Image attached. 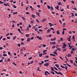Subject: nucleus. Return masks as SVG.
<instances>
[{"label": "nucleus", "mask_w": 77, "mask_h": 77, "mask_svg": "<svg viewBox=\"0 0 77 77\" xmlns=\"http://www.w3.org/2000/svg\"><path fill=\"white\" fill-rule=\"evenodd\" d=\"M44 65L45 66H49V63H46L45 64H44Z\"/></svg>", "instance_id": "obj_1"}, {"label": "nucleus", "mask_w": 77, "mask_h": 77, "mask_svg": "<svg viewBox=\"0 0 77 77\" xmlns=\"http://www.w3.org/2000/svg\"><path fill=\"white\" fill-rule=\"evenodd\" d=\"M56 33L57 35H60V32L59 30H57L56 31Z\"/></svg>", "instance_id": "obj_2"}, {"label": "nucleus", "mask_w": 77, "mask_h": 77, "mask_svg": "<svg viewBox=\"0 0 77 77\" xmlns=\"http://www.w3.org/2000/svg\"><path fill=\"white\" fill-rule=\"evenodd\" d=\"M47 21V20H46L45 19H43V20H42L41 21L43 23V21Z\"/></svg>", "instance_id": "obj_3"}, {"label": "nucleus", "mask_w": 77, "mask_h": 77, "mask_svg": "<svg viewBox=\"0 0 77 77\" xmlns=\"http://www.w3.org/2000/svg\"><path fill=\"white\" fill-rule=\"evenodd\" d=\"M75 50H76V49L74 48H73L72 49V51H75Z\"/></svg>", "instance_id": "obj_4"}, {"label": "nucleus", "mask_w": 77, "mask_h": 77, "mask_svg": "<svg viewBox=\"0 0 77 77\" xmlns=\"http://www.w3.org/2000/svg\"><path fill=\"white\" fill-rule=\"evenodd\" d=\"M30 35V34H27L25 35V36L27 37V38H28L29 36V35Z\"/></svg>", "instance_id": "obj_5"}, {"label": "nucleus", "mask_w": 77, "mask_h": 77, "mask_svg": "<svg viewBox=\"0 0 77 77\" xmlns=\"http://www.w3.org/2000/svg\"><path fill=\"white\" fill-rule=\"evenodd\" d=\"M55 66H56L57 68H58L59 67V65L57 64H55Z\"/></svg>", "instance_id": "obj_6"}, {"label": "nucleus", "mask_w": 77, "mask_h": 77, "mask_svg": "<svg viewBox=\"0 0 77 77\" xmlns=\"http://www.w3.org/2000/svg\"><path fill=\"white\" fill-rule=\"evenodd\" d=\"M30 38H28L26 41H27V42H29V41H30Z\"/></svg>", "instance_id": "obj_7"}, {"label": "nucleus", "mask_w": 77, "mask_h": 77, "mask_svg": "<svg viewBox=\"0 0 77 77\" xmlns=\"http://www.w3.org/2000/svg\"><path fill=\"white\" fill-rule=\"evenodd\" d=\"M53 53H54V54L56 55H57V52H56L54 51Z\"/></svg>", "instance_id": "obj_8"}, {"label": "nucleus", "mask_w": 77, "mask_h": 77, "mask_svg": "<svg viewBox=\"0 0 77 77\" xmlns=\"http://www.w3.org/2000/svg\"><path fill=\"white\" fill-rule=\"evenodd\" d=\"M73 47H74V46H71L70 47H69V49L70 50H71Z\"/></svg>", "instance_id": "obj_9"}, {"label": "nucleus", "mask_w": 77, "mask_h": 77, "mask_svg": "<svg viewBox=\"0 0 77 77\" xmlns=\"http://www.w3.org/2000/svg\"><path fill=\"white\" fill-rule=\"evenodd\" d=\"M51 31V30L50 29H48V30H47V33H50V32Z\"/></svg>", "instance_id": "obj_10"}, {"label": "nucleus", "mask_w": 77, "mask_h": 77, "mask_svg": "<svg viewBox=\"0 0 77 77\" xmlns=\"http://www.w3.org/2000/svg\"><path fill=\"white\" fill-rule=\"evenodd\" d=\"M43 54H42V53H41V54H39V57H42V56Z\"/></svg>", "instance_id": "obj_11"}, {"label": "nucleus", "mask_w": 77, "mask_h": 77, "mask_svg": "<svg viewBox=\"0 0 77 77\" xmlns=\"http://www.w3.org/2000/svg\"><path fill=\"white\" fill-rule=\"evenodd\" d=\"M67 40H68V41H69V42H70V41H71V39L69 38H67Z\"/></svg>", "instance_id": "obj_12"}, {"label": "nucleus", "mask_w": 77, "mask_h": 77, "mask_svg": "<svg viewBox=\"0 0 77 77\" xmlns=\"http://www.w3.org/2000/svg\"><path fill=\"white\" fill-rule=\"evenodd\" d=\"M50 72L51 73H52V74H54V72L52 71H50Z\"/></svg>", "instance_id": "obj_13"}, {"label": "nucleus", "mask_w": 77, "mask_h": 77, "mask_svg": "<svg viewBox=\"0 0 77 77\" xmlns=\"http://www.w3.org/2000/svg\"><path fill=\"white\" fill-rule=\"evenodd\" d=\"M40 14V13H37V15L38 17H40V15H39Z\"/></svg>", "instance_id": "obj_14"}, {"label": "nucleus", "mask_w": 77, "mask_h": 77, "mask_svg": "<svg viewBox=\"0 0 77 77\" xmlns=\"http://www.w3.org/2000/svg\"><path fill=\"white\" fill-rule=\"evenodd\" d=\"M51 70L52 71H54V69H53V67H51Z\"/></svg>", "instance_id": "obj_15"}, {"label": "nucleus", "mask_w": 77, "mask_h": 77, "mask_svg": "<svg viewBox=\"0 0 77 77\" xmlns=\"http://www.w3.org/2000/svg\"><path fill=\"white\" fill-rule=\"evenodd\" d=\"M66 45H63V48H65V47H66Z\"/></svg>", "instance_id": "obj_16"}, {"label": "nucleus", "mask_w": 77, "mask_h": 77, "mask_svg": "<svg viewBox=\"0 0 77 77\" xmlns=\"http://www.w3.org/2000/svg\"><path fill=\"white\" fill-rule=\"evenodd\" d=\"M65 69L66 70V71H68V69H68V67H67V66H65Z\"/></svg>", "instance_id": "obj_17"}, {"label": "nucleus", "mask_w": 77, "mask_h": 77, "mask_svg": "<svg viewBox=\"0 0 77 77\" xmlns=\"http://www.w3.org/2000/svg\"><path fill=\"white\" fill-rule=\"evenodd\" d=\"M70 62L71 63H73V61L71 60H70Z\"/></svg>", "instance_id": "obj_18"}, {"label": "nucleus", "mask_w": 77, "mask_h": 77, "mask_svg": "<svg viewBox=\"0 0 77 77\" xmlns=\"http://www.w3.org/2000/svg\"><path fill=\"white\" fill-rule=\"evenodd\" d=\"M56 39V38H54L52 40V41H55Z\"/></svg>", "instance_id": "obj_19"}, {"label": "nucleus", "mask_w": 77, "mask_h": 77, "mask_svg": "<svg viewBox=\"0 0 77 77\" xmlns=\"http://www.w3.org/2000/svg\"><path fill=\"white\" fill-rule=\"evenodd\" d=\"M59 74H60V75H63V74H62V73H61V72H59Z\"/></svg>", "instance_id": "obj_20"}, {"label": "nucleus", "mask_w": 77, "mask_h": 77, "mask_svg": "<svg viewBox=\"0 0 77 77\" xmlns=\"http://www.w3.org/2000/svg\"><path fill=\"white\" fill-rule=\"evenodd\" d=\"M32 16L33 18H35V15L34 14L32 15Z\"/></svg>", "instance_id": "obj_21"}, {"label": "nucleus", "mask_w": 77, "mask_h": 77, "mask_svg": "<svg viewBox=\"0 0 77 77\" xmlns=\"http://www.w3.org/2000/svg\"><path fill=\"white\" fill-rule=\"evenodd\" d=\"M54 72H55V73H56V74H59V73H58V72L56 71H54Z\"/></svg>", "instance_id": "obj_22"}, {"label": "nucleus", "mask_w": 77, "mask_h": 77, "mask_svg": "<svg viewBox=\"0 0 77 77\" xmlns=\"http://www.w3.org/2000/svg\"><path fill=\"white\" fill-rule=\"evenodd\" d=\"M47 7L48 8V9H50V6H49L48 5H47Z\"/></svg>", "instance_id": "obj_23"}, {"label": "nucleus", "mask_w": 77, "mask_h": 77, "mask_svg": "<svg viewBox=\"0 0 77 77\" xmlns=\"http://www.w3.org/2000/svg\"><path fill=\"white\" fill-rule=\"evenodd\" d=\"M46 51H47V50H44L43 51V53H45Z\"/></svg>", "instance_id": "obj_24"}, {"label": "nucleus", "mask_w": 77, "mask_h": 77, "mask_svg": "<svg viewBox=\"0 0 77 77\" xmlns=\"http://www.w3.org/2000/svg\"><path fill=\"white\" fill-rule=\"evenodd\" d=\"M61 4V2H59V3H58V5H60Z\"/></svg>", "instance_id": "obj_25"}, {"label": "nucleus", "mask_w": 77, "mask_h": 77, "mask_svg": "<svg viewBox=\"0 0 77 77\" xmlns=\"http://www.w3.org/2000/svg\"><path fill=\"white\" fill-rule=\"evenodd\" d=\"M52 44L55 45L56 44V42H52Z\"/></svg>", "instance_id": "obj_26"}, {"label": "nucleus", "mask_w": 77, "mask_h": 77, "mask_svg": "<svg viewBox=\"0 0 77 77\" xmlns=\"http://www.w3.org/2000/svg\"><path fill=\"white\" fill-rule=\"evenodd\" d=\"M55 8L56 9H57L59 8V5H57V7H55Z\"/></svg>", "instance_id": "obj_27"}, {"label": "nucleus", "mask_w": 77, "mask_h": 77, "mask_svg": "<svg viewBox=\"0 0 77 77\" xmlns=\"http://www.w3.org/2000/svg\"><path fill=\"white\" fill-rule=\"evenodd\" d=\"M50 9H51V10H53V7H52V6L51 7Z\"/></svg>", "instance_id": "obj_28"}, {"label": "nucleus", "mask_w": 77, "mask_h": 77, "mask_svg": "<svg viewBox=\"0 0 77 77\" xmlns=\"http://www.w3.org/2000/svg\"><path fill=\"white\" fill-rule=\"evenodd\" d=\"M45 58H48L49 57L48 55H47L46 56H45Z\"/></svg>", "instance_id": "obj_29"}, {"label": "nucleus", "mask_w": 77, "mask_h": 77, "mask_svg": "<svg viewBox=\"0 0 77 77\" xmlns=\"http://www.w3.org/2000/svg\"><path fill=\"white\" fill-rule=\"evenodd\" d=\"M71 14H72V16L71 17H73L74 16V14L73 13H71Z\"/></svg>", "instance_id": "obj_30"}, {"label": "nucleus", "mask_w": 77, "mask_h": 77, "mask_svg": "<svg viewBox=\"0 0 77 77\" xmlns=\"http://www.w3.org/2000/svg\"><path fill=\"white\" fill-rule=\"evenodd\" d=\"M17 12H15L14 13H13V15H14V14H17Z\"/></svg>", "instance_id": "obj_31"}, {"label": "nucleus", "mask_w": 77, "mask_h": 77, "mask_svg": "<svg viewBox=\"0 0 77 77\" xmlns=\"http://www.w3.org/2000/svg\"><path fill=\"white\" fill-rule=\"evenodd\" d=\"M3 56H5V57H6V56H7V55H6V54H3Z\"/></svg>", "instance_id": "obj_32"}, {"label": "nucleus", "mask_w": 77, "mask_h": 77, "mask_svg": "<svg viewBox=\"0 0 77 77\" xmlns=\"http://www.w3.org/2000/svg\"><path fill=\"white\" fill-rule=\"evenodd\" d=\"M38 29L37 28L35 29V31H38Z\"/></svg>", "instance_id": "obj_33"}, {"label": "nucleus", "mask_w": 77, "mask_h": 77, "mask_svg": "<svg viewBox=\"0 0 77 77\" xmlns=\"http://www.w3.org/2000/svg\"><path fill=\"white\" fill-rule=\"evenodd\" d=\"M57 50H59L60 51V48H57Z\"/></svg>", "instance_id": "obj_34"}, {"label": "nucleus", "mask_w": 77, "mask_h": 77, "mask_svg": "<svg viewBox=\"0 0 77 77\" xmlns=\"http://www.w3.org/2000/svg\"><path fill=\"white\" fill-rule=\"evenodd\" d=\"M73 65L75 66H77V65L75 64V62L74 63H73Z\"/></svg>", "instance_id": "obj_35"}, {"label": "nucleus", "mask_w": 77, "mask_h": 77, "mask_svg": "<svg viewBox=\"0 0 77 77\" xmlns=\"http://www.w3.org/2000/svg\"><path fill=\"white\" fill-rule=\"evenodd\" d=\"M50 29H51V30H54V29H53V28H52V27L51 28H50Z\"/></svg>", "instance_id": "obj_36"}, {"label": "nucleus", "mask_w": 77, "mask_h": 77, "mask_svg": "<svg viewBox=\"0 0 77 77\" xmlns=\"http://www.w3.org/2000/svg\"><path fill=\"white\" fill-rule=\"evenodd\" d=\"M31 24H33V23H34V22L33 21H31Z\"/></svg>", "instance_id": "obj_37"}, {"label": "nucleus", "mask_w": 77, "mask_h": 77, "mask_svg": "<svg viewBox=\"0 0 77 77\" xmlns=\"http://www.w3.org/2000/svg\"><path fill=\"white\" fill-rule=\"evenodd\" d=\"M71 56L70 54H69L68 55V57H71Z\"/></svg>", "instance_id": "obj_38"}, {"label": "nucleus", "mask_w": 77, "mask_h": 77, "mask_svg": "<svg viewBox=\"0 0 77 77\" xmlns=\"http://www.w3.org/2000/svg\"><path fill=\"white\" fill-rule=\"evenodd\" d=\"M72 9H74L75 11H76L77 8H72Z\"/></svg>", "instance_id": "obj_39"}, {"label": "nucleus", "mask_w": 77, "mask_h": 77, "mask_svg": "<svg viewBox=\"0 0 77 77\" xmlns=\"http://www.w3.org/2000/svg\"><path fill=\"white\" fill-rule=\"evenodd\" d=\"M38 39H39V40H41V39H42V38L39 37Z\"/></svg>", "instance_id": "obj_40"}, {"label": "nucleus", "mask_w": 77, "mask_h": 77, "mask_svg": "<svg viewBox=\"0 0 77 77\" xmlns=\"http://www.w3.org/2000/svg\"><path fill=\"white\" fill-rule=\"evenodd\" d=\"M13 7H14V8H17V7H16V6H15L14 5H13Z\"/></svg>", "instance_id": "obj_41"}, {"label": "nucleus", "mask_w": 77, "mask_h": 77, "mask_svg": "<svg viewBox=\"0 0 77 77\" xmlns=\"http://www.w3.org/2000/svg\"><path fill=\"white\" fill-rule=\"evenodd\" d=\"M18 47H20V46H21V45H20V44H18Z\"/></svg>", "instance_id": "obj_42"}, {"label": "nucleus", "mask_w": 77, "mask_h": 77, "mask_svg": "<svg viewBox=\"0 0 77 77\" xmlns=\"http://www.w3.org/2000/svg\"><path fill=\"white\" fill-rule=\"evenodd\" d=\"M36 21L37 23H39V20H38L36 19Z\"/></svg>", "instance_id": "obj_43"}, {"label": "nucleus", "mask_w": 77, "mask_h": 77, "mask_svg": "<svg viewBox=\"0 0 77 77\" xmlns=\"http://www.w3.org/2000/svg\"><path fill=\"white\" fill-rule=\"evenodd\" d=\"M13 64H14V65L15 66H17V64H16L15 63H13Z\"/></svg>", "instance_id": "obj_44"}, {"label": "nucleus", "mask_w": 77, "mask_h": 77, "mask_svg": "<svg viewBox=\"0 0 77 77\" xmlns=\"http://www.w3.org/2000/svg\"><path fill=\"white\" fill-rule=\"evenodd\" d=\"M43 47H46V45H43Z\"/></svg>", "instance_id": "obj_45"}, {"label": "nucleus", "mask_w": 77, "mask_h": 77, "mask_svg": "<svg viewBox=\"0 0 77 77\" xmlns=\"http://www.w3.org/2000/svg\"><path fill=\"white\" fill-rule=\"evenodd\" d=\"M59 57L60 58V59H61L63 60V58H62V57Z\"/></svg>", "instance_id": "obj_46"}, {"label": "nucleus", "mask_w": 77, "mask_h": 77, "mask_svg": "<svg viewBox=\"0 0 77 77\" xmlns=\"http://www.w3.org/2000/svg\"><path fill=\"white\" fill-rule=\"evenodd\" d=\"M10 35V33H8V34H7L6 35V36H8L9 35Z\"/></svg>", "instance_id": "obj_47"}, {"label": "nucleus", "mask_w": 77, "mask_h": 77, "mask_svg": "<svg viewBox=\"0 0 77 77\" xmlns=\"http://www.w3.org/2000/svg\"><path fill=\"white\" fill-rule=\"evenodd\" d=\"M60 41H63V38H60Z\"/></svg>", "instance_id": "obj_48"}, {"label": "nucleus", "mask_w": 77, "mask_h": 77, "mask_svg": "<svg viewBox=\"0 0 77 77\" xmlns=\"http://www.w3.org/2000/svg\"><path fill=\"white\" fill-rule=\"evenodd\" d=\"M7 38L8 39H10V37H7Z\"/></svg>", "instance_id": "obj_49"}, {"label": "nucleus", "mask_w": 77, "mask_h": 77, "mask_svg": "<svg viewBox=\"0 0 77 77\" xmlns=\"http://www.w3.org/2000/svg\"><path fill=\"white\" fill-rule=\"evenodd\" d=\"M41 1V3H43V1H42V0H40Z\"/></svg>", "instance_id": "obj_50"}, {"label": "nucleus", "mask_w": 77, "mask_h": 77, "mask_svg": "<svg viewBox=\"0 0 77 77\" xmlns=\"http://www.w3.org/2000/svg\"><path fill=\"white\" fill-rule=\"evenodd\" d=\"M10 58H8V62H10Z\"/></svg>", "instance_id": "obj_51"}, {"label": "nucleus", "mask_w": 77, "mask_h": 77, "mask_svg": "<svg viewBox=\"0 0 77 77\" xmlns=\"http://www.w3.org/2000/svg\"><path fill=\"white\" fill-rule=\"evenodd\" d=\"M58 69H59V70H60V71H61V70H62V69H60V68H58Z\"/></svg>", "instance_id": "obj_52"}, {"label": "nucleus", "mask_w": 77, "mask_h": 77, "mask_svg": "<svg viewBox=\"0 0 77 77\" xmlns=\"http://www.w3.org/2000/svg\"><path fill=\"white\" fill-rule=\"evenodd\" d=\"M54 69H55V70H57V68H56V67H54Z\"/></svg>", "instance_id": "obj_53"}, {"label": "nucleus", "mask_w": 77, "mask_h": 77, "mask_svg": "<svg viewBox=\"0 0 77 77\" xmlns=\"http://www.w3.org/2000/svg\"><path fill=\"white\" fill-rule=\"evenodd\" d=\"M33 63V61H32L31 63H30V64H32V63Z\"/></svg>", "instance_id": "obj_54"}, {"label": "nucleus", "mask_w": 77, "mask_h": 77, "mask_svg": "<svg viewBox=\"0 0 77 77\" xmlns=\"http://www.w3.org/2000/svg\"><path fill=\"white\" fill-rule=\"evenodd\" d=\"M72 39H75V38L74 37V35H73L72 37Z\"/></svg>", "instance_id": "obj_55"}, {"label": "nucleus", "mask_w": 77, "mask_h": 77, "mask_svg": "<svg viewBox=\"0 0 77 77\" xmlns=\"http://www.w3.org/2000/svg\"><path fill=\"white\" fill-rule=\"evenodd\" d=\"M68 45H69V47H71V46L70 45V44H69V43H68Z\"/></svg>", "instance_id": "obj_56"}, {"label": "nucleus", "mask_w": 77, "mask_h": 77, "mask_svg": "<svg viewBox=\"0 0 77 77\" xmlns=\"http://www.w3.org/2000/svg\"><path fill=\"white\" fill-rule=\"evenodd\" d=\"M3 48L2 47H0V50H2Z\"/></svg>", "instance_id": "obj_57"}, {"label": "nucleus", "mask_w": 77, "mask_h": 77, "mask_svg": "<svg viewBox=\"0 0 77 77\" xmlns=\"http://www.w3.org/2000/svg\"><path fill=\"white\" fill-rule=\"evenodd\" d=\"M39 31H40V32H42V30L41 29H39Z\"/></svg>", "instance_id": "obj_58"}, {"label": "nucleus", "mask_w": 77, "mask_h": 77, "mask_svg": "<svg viewBox=\"0 0 77 77\" xmlns=\"http://www.w3.org/2000/svg\"><path fill=\"white\" fill-rule=\"evenodd\" d=\"M19 73H20V74H23V72H21V71H20L19 72Z\"/></svg>", "instance_id": "obj_59"}, {"label": "nucleus", "mask_w": 77, "mask_h": 77, "mask_svg": "<svg viewBox=\"0 0 77 77\" xmlns=\"http://www.w3.org/2000/svg\"><path fill=\"white\" fill-rule=\"evenodd\" d=\"M4 5H5V6H8V5L6 4H4Z\"/></svg>", "instance_id": "obj_60"}, {"label": "nucleus", "mask_w": 77, "mask_h": 77, "mask_svg": "<svg viewBox=\"0 0 77 77\" xmlns=\"http://www.w3.org/2000/svg\"><path fill=\"white\" fill-rule=\"evenodd\" d=\"M31 40H33V39H34V38L33 37H32L31 38Z\"/></svg>", "instance_id": "obj_61"}, {"label": "nucleus", "mask_w": 77, "mask_h": 77, "mask_svg": "<svg viewBox=\"0 0 77 77\" xmlns=\"http://www.w3.org/2000/svg\"><path fill=\"white\" fill-rule=\"evenodd\" d=\"M5 40H6V38H4L3 39V41H5Z\"/></svg>", "instance_id": "obj_62"}, {"label": "nucleus", "mask_w": 77, "mask_h": 77, "mask_svg": "<svg viewBox=\"0 0 77 77\" xmlns=\"http://www.w3.org/2000/svg\"><path fill=\"white\" fill-rule=\"evenodd\" d=\"M37 38H38V39H39V36H37L36 37Z\"/></svg>", "instance_id": "obj_63"}, {"label": "nucleus", "mask_w": 77, "mask_h": 77, "mask_svg": "<svg viewBox=\"0 0 77 77\" xmlns=\"http://www.w3.org/2000/svg\"><path fill=\"white\" fill-rule=\"evenodd\" d=\"M55 48V46H53L52 47V48Z\"/></svg>", "instance_id": "obj_64"}]
</instances>
